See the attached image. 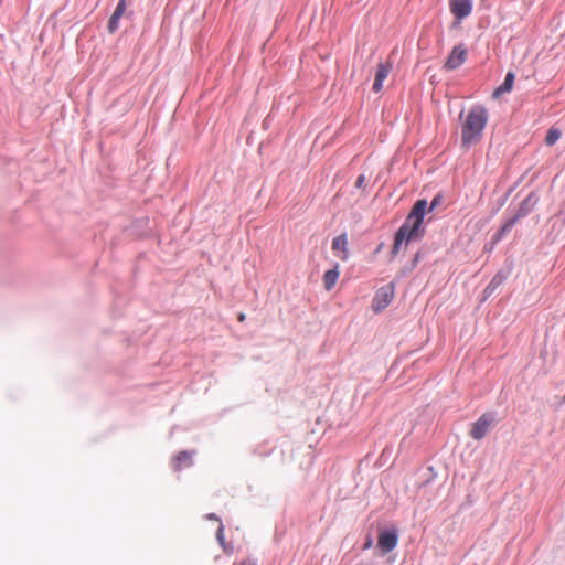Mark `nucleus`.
Wrapping results in <instances>:
<instances>
[{
  "label": "nucleus",
  "mask_w": 565,
  "mask_h": 565,
  "mask_svg": "<svg viewBox=\"0 0 565 565\" xmlns=\"http://www.w3.org/2000/svg\"><path fill=\"white\" fill-rule=\"evenodd\" d=\"M427 203L425 200H418L412 207L403 225L398 228L395 234L394 245L392 248V255L395 256L412 241L419 239L423 236V220L426 212Z\"/></svg>",
  "instance_id": "nucleus-1"
},
{
  "label": "nucleus",
  "mask_w": 565,
  "mask_h": 565,
  "mask_svg": "<svg viewBox=\"0 0 565 565\" xmlns=\"http://www.w3.org/2000/svg\"><path fill=\"white\" fill-rule=\"evenodd\" d=\"M461 147L469 148L480 142L484 128L489 120V114L484 106L476 105L469 109L466 117L460 113Z\"/></svg>",
  "instance_id": "nucleus-2"
},
{
  "label": "nucleus",
  "mask_w": 565,
  "mask_h": 565,
  "mask_svg": "<svg viewBox=\"0 0 565 565\" xmlns=\"http://www.w3.org/2000/svg\"><path fill=\"white\" fill-rule=\"evenodd\" d=\"M495 420L494 413H486L481 415L477 422H475L470 429V436L475 440H481L489 431L490 427Z\"/></svg>",
  "instance_id": "nucleus-3"
},
{
  "label": "nucleus",
  "mask_w": 565,
  "mask_h": 565,
  "mask_svg": "<svg viewBox=\"0 0 565 565\" xmlns=\"http://www.w3.org/2000/svg\"><path fill=\"white\" fill-rule=\"evenodd\" d=\"M468 56V50L465 44L456 45L446 58L444 70L454 71L461 66Z\"/></svg>",
  "instance_id": "nucleus-4"
},
{
  "label": "nucleus",
  "mask_w": 565,
  "mask_h": 565,
  "mask_svg": "<svg viewBox=\"0 0 565 565\" xmlns=\"http://www.w3.org/2000/svg\"><path fill=\"white\" fill-rule=\"evenodd\" d=\"M394 298V290L392 286H384L380 288L372 302L373 310L380 312L385 309Z\"/></svg>",
  "instance_id": "nucleus-5"
},
{
  "label": "nucleus",
  "mask_w": 565,
  "mask_h": 565,
  "mask_svg": "<svg viewBox=\"0 0 565 565\" xmlns=\"http://www.w3.org/2000/svg\"><path fill=\"white\" fill-rule=\"evenodd\" d=\"M398 542V534L396 530L381 531L377 537V547L383 554L393 551Z\"/></svg>",
  "instance_id": "nucleus-6"
},
{
  "label": "nucleus",
  "mask_w": 565,
  "mask_h": 565,
  "mask_svg": "<svg viewBox=\"0 0 565 565\" xmlns=\"http://www.w3.org/2000/svg\"><path fill=\"white\" fill-rule=\"evenodd\" d=\"M449 8L456 20L460 22L472 11V0H449Z\"/></svg>",
  "instance_id": "nucleus-7"
},
{
  "label": "nucleus",
  "mask_w": 565,
  "mask_h": 565,
  "mask_svg": "<svg viewBox=\"0 0 565 565\" xmlns=\"http://www.w3.org/2000/svg\"><path fill=\"white\" fill-rule=\"evenodd\" d=\"M391 71H392L391 62L380 63L377 65V71H376L373 87H372L374 93H380L382 90L383 83L388 77Z\"/></svg>",
  "instance_id": "nucleus-8"
},
{
  "label": "nucleus",
  "mask_w": 565,
  "mask_h": 565,
  "mask_svg": "<svg viewBox=\"0 0 565 565\" xmlns=\"http://www.w3.org/2000/svg\"><path fill=\"white\" fill-rule=\"evenodd\" d=\"M332 249L335 253H340L339 257L341 260L345 262L349 258L348 252V238L345 234L339 235L332 241Z\"/></svg>",
  "instance_id": "nucleus-9"
},
{
  "label": "nucleus",
  "mask_w": 565,
  "mask_h": 565,
  "mask_svg": "<svg viewBox=\"0 0 565 565\" xmlns=\"http://www.w3.org/2000/svg\"><path fill=\"white\" fill-rule=\"evenodd\" d=\"M340 276L339 265H335L332 269H329L323 275L324 289L330 291L335 286Z\"/></svg>",
  "instance_id": "nucleus-10"
},
{
  "label": "nucleus",
  "mask_w": 565,
  "mask_h": 565,
  "mask_svg": "<svg viewBox=\"0 0 565 565\" xmlns=\"http://www.w3.org/2000/svg\"><path fill=\"white\" fill-rule=\"evenodd\" d=\"M192 465V452L181 451L179 452L173 460V468L175 470H181L184 467H190Z\"/></svg>",
  "instance_id": "nucleus-11"
},
{
  "label": "nucleus",
  "mask_w": 565,
  "mask_h": 565,
  "mask_svg": "<svg viewBox=\"0 0 565 565\" xmlns=\"http://www.w3.org/2000/svg\"><path fill=\"white\" fill-rule=\"evenodd\" d=\"M514 74L512 72H509L505 75L503 83L494 90L493 96L499 97L502 94L511 92L514 84Z\"/></svg>",
  "instance_id": "nucleus-12"
},
{
  "label": "nucleus",
  "mask_w": 565,
  "mask_h": 565,
  "mask_svg": "<svg viewBox=\"0 0 565 565\" xmlns=\"http://www.w3.org/2000/svg\"><path fill=\"white\" fill-rule=\"evenodd\" d=\"M503 281V277L497 275L492 278L489 285L484 289L486 295L492 294Z\"/></svg>",
  "instance_id": "nucleus-13"
},
{
  "label": "nucleus",
  "mask_w": 565,
  "mask_h": 565,
  "mask_svg": "<svg viewBox=\"0 0 565 565\" xmlns=\"http://www.w3.org/2000/svg\"><path fill=\"white\" fill-rule=\"evenodd\" d=\"M561 137V132L557 129H550L546 137H545V143L547 146L554 145Z\"/></svg>",
  "instance_id": "nucleus-14"
},
{
  "label": "nucleus",
  "mask_w": 565,
  "mask_h": 565,
  "mask_svg": "<svg viewBox=\"0 0 565 565\" xmlns=\"http://www.w3.org/2000/svg\"><path fill=\"white\" fill-rule=\"evenodd\" d=\"M126 9H127L126 0H119V2L116 6V9H115V11L113 12L111 15L115 17V19H121V17L124 15Z\"/></svg>",
  "instance_id": "nucleus-15"
},
{
  "label": "nucleus",
  "mask_w": 565,
  "mask_h": 565,
  "mask_svg": "<svg viewBox=\"0 0 565 565\" xmlns=\"http://www.w3.org/2000/svg\"><path fill=\"white\" fill-rule=\"evenodd\" d=\"M522 216V214H518L515 215L514 217L508 220L501 227L500 230V234H505L508 233L513 226L514 224L519 221V218Z\"/></svg>",
  "instance_id": "nucleus-16"
},
{
  "label": "nucleus",
  "mask_w": 565,
  "mask_h": 565,
  "mask_svg": "<svg viewBox=\"0 0 565 565\" xmlns=\"http://www.w3.org/2000/svg\"><path fill=\"white\" fill-rule=\"evenodd\" d=\"M119 20L120 19H115L113 15L110 17L108 21V31L110 33H114L118 29Z\"/></svg>",
  "instance_id": "nucleus-17"
},
{
  "label": "nucleus",
  "mask_w": 565,
  "mask_h": 565,
  "mask_svg": "<svg viewBox=\"0 0 565 565\" xmlns=\"http://www.w3.org/2000/svg\"><path fill=\"white\" fill-rule=\"evenodd\" d=\"M217 541L221 545H224V526L221 524L216 532Z\"/></svg>",
  "instance_id": "nucleus-18"
},
{
  "label": "nucleus",
  "mask_w": 565,
  "mask_h": 565,
  "mask_svg": "<svg viewBox=\"0 0 565 565\" xmlns=\"http://www.w3.org/2000/svg\"><path fill=\"white\" fill-rule=\"evenodd\" d=\"M366 178L364 174H360L355 181V188L362 189L365 185Z\"/></svg>",
  "instance_id": "nucleus-19"
},
{
  "label": "nucleus",
  "mask_w": 565,
  "mask_h": 565,
  "mask_svg": "<svg viewBox=\"0 0 565 565\" xmlns=\"http://www.w3.org/2000/svg\"><path fill=\"white\" fill-rule=\"evenodd\" d=\"M234 565H256V563H255V561L247 558V559H243Z\"/></svg>",
  "instance_id": "nucleus-20"
},
{
  "label": "nucleus",
  "mask_w": 565,
  "mask_h": 565,
  "mask_svg": "<svg viewBox=\"0 0 565 565\" xmlns=\"http://www.w3.org/2000/svg\"><path fill=\"white\" fill-rule=\"evenodd\" d=\"M372 546V539L369 537L367 541L364 543V550L370 548Z\"/></svg>",
  "instance_id": "nucleus-21"
},
{
  "label": "nucleus",
  "mask_w": 565,
  "mask_h": 565,
  "mask_svg": "<svg viewBox=\"0 0 565 565\" xmlns=\"http://www.w3.org/2000/svg\"><path fill=\"white\" fill-rule=\"evenodd\" d=\"M237 318L239 322H244L246 320V315L241 312Z\"/></svg>",
  "instance_id": "nucleus-22"
},
{
  "label": "nucleus",
  "mask_w": 565,
  "mask_h": 565,
  "mask_svg": "<svg viewBox=\"0 0 565 565\" xmlns=\"http://www.w3.org/2000/svg\"><path fill=\"white\" fill-rule=\"evenodd\" d=\"M437 204H438V201H437V198H435V199L431 201V206H430V209H434Z\"/></svg>",
  "instance_id": "nucleus-23"
},
{
  "label": "nucleus",
  "mask_w": 565,
  "mask_h": 565,
  "mask_svg": "<svg viewBox=\"0 0 565 565\" xmlns=\"http://www.w3.org/2000/svg\"><path fill=\"white\" fill-rule=\"evenodd\" d=\"M561 214L564 215L563 221L565 222V211H561Z\"/></svg>",
  "instance_id": "nucleus-24"
},
{
  "label": "nucleus",
  "mask_w": 565,
  "mask_h": 565,
  "mask_svg": "<svg viewBox=\"0 0 565 565\" xmlns=\"http://www.w3.org/2000/svg\"><path fill=\"white\" fill-rule=\"evenodd\" d=\"M210 519H216L214 514L209 515Z\"/></svg>",
  "instance_id": "nucleus-25"
}]
</instances>
